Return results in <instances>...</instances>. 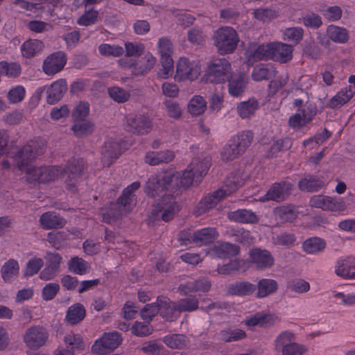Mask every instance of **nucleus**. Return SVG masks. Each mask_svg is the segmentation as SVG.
<instances>
[{
  "label": "nucleus",
  "mask_w": 355,
  "mask_h": 355,
  "mask_svg": "<svg viewBox=\"0 0 355 355\" xmlns=\"http://www.w3.org/2000/svg\"><path fill=\"white\" fill-rule=\"evenodd\" d=\"M210 166V158L193 159L188 168L181 174L175 171H162L150 178L149 190L161 191L163 188L169 189L176 195H181L183 190L191 186L195 178L207 174Z\"/></svg>",
  "instance_id": "1"
},
{
  "label": "nucleus",
  "mask_w": 355,
  "mask_h": 355,
  "mask_svg": "<svg viewBox=\"0 0 355 355\" xmlns=\"http://www.w3.org/2000/svg\"><path fill=\"white\" fill-rule=\"evenodd\" d=\"M149 182L150 178L146 182L145 187V191L147 196L150 198L161 196L157 206L153 209L152 214L155 217H159L160 214L162 220L165 222L171 220L173 218L175 210L178 207L175 199L180 195L173 193L169 188H163L161 191H157V188L155 187V191L149 190Z\"/></svg>",
  "instance_id": "2"
},
{
  "label": "nucleus",
  "mask_w": 355,
  "mask_h": 355,
  "mask_svg": "<svg viewBox=\"0 0 355 355\" xmlns=\"http://www.w3.org/2000/svg\"><path fill=\"white\" fill-rule=\"evenodd\" d=\"M46 150V141L37 137L30 141L15 155L16 165L20 171H24L33 159L42 155Z\"/></svg>",
  "instance_id": "3"
},
{
  "label": "nucleus",
  "mask_w": 355,
  "mask_h": 355,
  "mask_svg": "<svg viewBox=\"0 0 355 355\" xmlns=\"http://www.w3.org/2000/svg\"><path fill=\"white\" fill-rule=\"evenodd\" d=\"M213 38L214 45L220 55L233 53L239 42L236 31L230 26H223L216 30Z\"/></svg>",
  "instance_id": "4"
},
{
  "label": "nucleus",
  "mask_w": 355,
  "mask_h": 355,
  "mask_svg": "<svg viewBox=\"0 0 355 355\" xmlns=\"http://www.w3.org/2000/svg\"><path fill=\"white\" fill-rule=\"evenodd\" d=\"M231 76V64L225 58H215L210 61L206 73L207 80L211 83H223Z\"/></svg>",
  "instance_id": "5"
},
{
  "label": "nucleus",
  "mask_w": 355,
  "mask_h": 355,
  "mask_svg": "<svg viewBox=\"0 0 355 355\" xmlns=\"http://www.w3.org/2000/svg\"><path fill=\"white\" fill-rule=\"evenodd\" d=\"M87 166L83 158H72L69 160L65 168H63V173L67 175L65 182L67 189L75 192L77 190L79 179L82 176Z\"/></svg>",
  "instance_id": "6"
},
{
  "label": "nucleus",
  "mask_w": 355,
  "mask_h": 355,
  "mask_svg": "<svg viewBox=\"0 0 355 355\" xmlns=\"http://www.w3.org/2000/svg\"><path fill=\"white\" fill-rule=\"evenodd\" d=\"M49 338L47 331L42 326H32L25 332L23 340L31 349L37 350L44 346Z\"/></svg>",
  "instance_id": "7"
},
{
  "label": "nucleus",
  "mask_w": 355,
  "mask_h": 355,
  "mask_svg": "<svg viewBox=\"0 0 355 355\" xmlns=\"http://www.w3.org/2000/svg\"><path fill=\"white\" fill-rule=\"evenodd\" d=\"M200 73V67L195 62H191L186 58H181L176 65L175 79L178 81L193 80L198 78Z\"/></svg>",
  "instance_id": "8"
},
{
  "label": "nucleus",
  "mask_w": 355,
  "mask_h": 355,
  "mask_svg": "<svg viewBox=\"0 0 355 355\" xmlns=\"http://www.w3.org/2000/svg\"><path fill=\"white\" fill-rule=\"evenodd\" d=\"M122 338L116 331L105 333L92 346V351L98 354H103L112 351L121 343Z\"/></svg>",
  "instance_id": "9"
},
{
  "label": "nucleus",
  "mask_w": 355,
  "mask_h": 355,
  "mask_svg": "<svg viewBox=\"0 0 355 355\" xmlns=\"http://www.w3.org/2000/svg\"><path fill=\"white\" fill-rule=\"evenodd\" d=\"M67 61V57L64 52L60 51L53 53L44 60L43 71L48 76H53L64 69Z\"/></svg>",
  "instance_id": "10"
},
{
  "label": "nucleus",
  "mask_w": 355,
  "mask_h": 355,
  "mask_svg": "<svg viewBox=\"0 0 355 355\" xmlns=\"http://www.w3.org/2000/svg\"><path fill=\"white\" fill-rule=\"evenodd\" d=\"M126 123L127 130L135 135L147 134L152 128L150 119L144 114H130L127 117Z\"/></svg>",
  "instance_id": "11"
},
{
  "label": "nucleus",
  "mask_w": 355,
  "mask_h": 355,
  "mask_svg": "<svg viewBox=\"0 0 355 355\" xmlns=\"http://www.w3.org/2000/svg\"><path fill=\"white\" fill-rule=\"evenodd\" d=\"M249 259L250 262L259 270L270 268L275 263V259L269 251L258 248L250 250Z\"/></svg>",
  "instance_id": "12"
},
{
  "label": "nucleus",
  "mask_w": 355,
  "mask_h": 355,
  "mask_svg": "<svg viewBox=\"0 0 355 355\" xmlns=\"http://www.w3.org/2000/svg\"><path fill=\"white\" fill-rule=\"evenodd\" d=\"M292 187V184L285 181L274 183L263 196L262 200L282 202L291 194Z\"/></svg>",
  "instance_id": "13"
},
{
  "label": "nucleus",
  "mask_w": 355,
  "mask_h": 355,
  "mask_svg": "<svg viewBox=\"0 0 355 355\" xmlns=\"http://www.w3.org/2000/svg\"><path fill=\"white\" fill-rule=\"evenodd\" d=\"M311 207L320 208L324 211H337L345 209L343 201L325 196H314L310 200Z\"/></svg>",
  "instance_id": "14"
},
{
  "label": "nucleus",
  "mask_w": 355,
  "mask_h": 355,
  "mask_svg": "<svg viewBox=\"0 0 355 355\" xmlns=\"http://www.w3.org/2000/svg\"><path fill=\"white\" fill-rule=\"evenodd\" d=\"M245 182V178L241 171L232 172L225 180L223 187L217 190V193L226 197L235 192Z\"/></svg>",
  "instance_id": "15"
},
{
  "label": "nucleus",
  "mask_w": 355,
  "mask_h": 355,
  "mask_svg": "<svg viewBox=\"0 0 355 355\" xmlns=\"http://www.w3.org/2000/svg\"><path fill=\"white\" fill-rule=\"evenodd\" d=\"M157 303L160 315L166 320L173 322L180 317L175 302H172L166 297L160 296L157 298Z\"/></svg>",
  "instance_id": "16"
},
{
  "label": "nucleus",
  "mask_w": 355,
  "mask_h": 355,
  "mask_svg": "<svg viewBox=\"0 0 355 355\" xmlns=\"http://www.w3.org/2000/svg\"><path fill=\"white\" fill-rule=\"evenodd\" d=\"M272 42L259 45L254 49L247 51L248 62L254 63L259 60H272Z\"/></svg>",
  "instance_id": "17"
},
{
  "label": "nucleus",
  "mask_w": 355,
  "mask_h": 355,
  "mask_svg": "<svg viewBox=\"0 0 355 355\" xmlns=\"http://www.w3.org/2000/svg\"><path fill=\"white\" fill-rule=\"evenodd\" d=\"M67 83L64 78L54 81L47 89L46 101L49 104H55L60 101L67 91Z\"/></svg>",
  "instance_id": "18"
},
{
  "label": "nucleus",
  "mask_w": 355,
  "mask_h": 355,
  "mask_svg": "<svg viewBox=\"0 0 355 355\" xmlns=\"http://www.w3.org/2000/svg\"><path fill=\"white\" fill-rule=\"evenodd\" d=\"M279 284L275 279L261 278L255 284V296L257 298H265L275 293Z\"/></svg>",
  "instance_id": "19"
},
{
  "label": "nucleus",
  "mask_w": 355,
  "mask_h": 355,
  "mask_svg": "<svg viewBox=\"0 0 355 355\" xmlns=\"http://www.w3.org/2000/svg\"><path fill=\"white\" fill-rule=\"evenodd\" d=\"M335 273L344 279L355 278V257L340 259L336 266Z\"/></svg>",
  "instance_id": "20"
},
{
  "label": "nucleus",
  "mask_w": 355,
  "mask_h": 355,
  "mask_svg": "<svg viewBox=\"0 0 355 355\" xmlns=\"http://www.w3.org/2000/svg\"><path fill=\"white\" fill-rule=\"evenodd\" d=\"M218 236L216 228L206 227L196 230L192 233L191 239L196 245H205L213 243Z\"/></svg>",
  "instance_id": "21"
},
{
  "label": "nucleus",
  "mask_w": 355,
  "mask_h": 355,
  "mask_svg": "<svg viewBox=\"0 0 355 355\" xmlns=\"http://www.w3.org/2000/svg\"><path fill=\"white\" fill-rule=\"evenodd\" d=\"M120 146L118 142H105L101 153V161L104 166H110L120 155Z\"/></svg>",
  "instance_id": "22"
},
{
  "label": "nucleus",
  "mask_w": 355,
  "mask_h": 355,
  "mask_svg": "<svg viewBox=\"0 0 355 355\" xmlns=\"http://www.w3.org/2000/svg\"><path fill=\"white\" fill-rule=\"evenodd\" d=\"M272 60L286 63L292 59L293 51L292 45L282 42H272Z\"/></svg>",
  "instance_id": "23"
},
{
  "label": "nucleus",
  "mask_w": 355,
  "mask_h": 355,
  "mask_svg": "<svg viewBox=\"0 0 355 355\" xmlns=\"http://www.w3.org/2000/svg\"><path fill=\"white\" fill-rule=\"evenodd\" d=\"M174 158V152L166 150L159 152H148L145 156L144 160L145 162L149 165L156 166L160 164H168L173 161Z\"/></svg>",
  "instance_id": "24"
},
{
  "label": "nucleus",
  "mask_w": 355,
  "mask_h": 355,
  "mask_svg": "<svg viewBox=\"0 0 355 355\" xmlns=\"http://www.w3.org/2000/svg\"><path fill=\"white\" fill-rule=\"evenodd\" d=\"M227 293L240 297L250 296L255 293V284L248 281L236 282L228 286Z\"/></svg>",
  "instance_id": "25"
},
{
  "label": "nucleus",
  "mask_w": 355,
  "mask_h": 355,
  "mask_svg": "<svg viewBox=\"0 0 355 355\" xmlns=\"http://www.w3.org/2000/svg\"><path fill=\"white\" fill-rule=\"evenodd\" d=\"M40 223L46 230L59 229L63 227L66 220L55 212H46L40 218Z\"/></svg>",
  "instance_id": "26"
},
{
  "label": "nucleus",
  "mask_w": 355,
  "mask_h": 355,
  "mask_svg": "<svg viewBox=\"0 0 355 355\" xmlns=\"http://www.w3.org/2000/svg\"><path fill=\"white\" fill-rule=\"evenodd\" d=\"M355 90L352 86L346 87L332 97L327 103V107L337 109L347 103L354 96Z\"/></svg>",
  "instance_id": "27"
},
{
  "label": "nucleus",
  "mask_w": 355,
  "mask_h": 355,
  "mask_svg": "<svg viewBox=\"0 0 355 355\" xmlns=\"http://www.w3.org/2000/svg\"><path fill=\"white\" fill-rule=\"evenodd\" d=\"M327 35L331 40L338 44H345L349 39V32L345 28L333 24L327 26Z\"/></svg>",
  "instance_id": "28"
},
{
  "label": "nucleus",
  "mask_w": 355,
  "mask_h": 355,
  "mask_svg": "<svg viewBox=\"0 0 355 355\" xmlns=\"http://www.w3.org/2000/svg\"><path fill=\"white\" fill-rule=\"evenodd\" d=\"M225 197L217 193V190L206 196L202 198L197 206L198 213L199 215L205 213L209 209L214 207L218 202L224 199Z\"/></svg>",
  "instance_id": "29"
},
{
  "label": "nucleus",
  "mask_w": 355,
  "mask_h": 355,
  "mask_svg": "<svg viewBox=\"0 0 355 355\" xmlns=\"http://www.w3.org/2000/svg\"><path fill=\"white\" fill-rule=\"evenodd\" d=\"M44 47V44L42 41L31 39L23 43L21 46V51L23 57L31 58L42 51Z\"/></svg>",
  "instance_id": "30"
},
{
  "label": "nucleus",
  "mask_w": 355,
  "mask_h": 355,
  "mask_svg": "<svg viewBox=\"0 0 355 355\" xmlns=\"http://www.w3.org/2000/svg\"><path fill=\"white\" fill-rule=\"evenodd\" d=\"M274 214L283 223L293 222L297 216V211L294 205H283L275 209Z\"/></svg>",
  "instance_id": "31"
},
{
  "label": "nucleus",
  "mask_w": 355,
  "mask_h": 355,
  "mask_svg": "<svg viewBox=\"0 0 355 355\" xmlns=\"http://www.w3.org/2000/svg\"><path fill=\"white\" fill-rule=\"evenodd\" d=\"M85 315L86 310L84 306L80 303H76L68 309L66 320L67 322L74 325L80 322L85 318Z\"/></svg>",
  "instance_id": "32"
},
{
  "label": "nucleus",
  "mask_w": 355,
  "mask_h": 355,
  "mask_svg": "<svg viewBox=\"0 0 355 355\" xmlns=\"http://www.w3.org/2000/svg\"><path fill=\"white\" fill-rule=\"evenodd\" d=\"M259 105L258 101L254 98L240 103L236 107L237 113L243 119H250L258 110Z\"/></svg>",
  "instance_id": "33"
},
{
  "label": "nucleus",
  "mask_w": 355,
  "mask_h": 355,
  "mask_svg": "<svg viewBox=\"0 0 355 355\" xmlns=\"http://www.w3.org/2000/svg\"><path fill=\"white\" fill-rule=\"evenodd\" d=\"M276 70L270 64H261L253 69L252 76L255 81L270 80L276 76Z\"/></svg>",
  "instance_id": "34"
},
{
  "label": "nucleus",
  "mask_w": 355,
  "mask_h": 355,
  "mask_svg": "<svg viewBox=\"0 0 355 355\" xmlns=\"http://www.w3.org/2000/svg\"><path fill=\"white\" fill-rule=\"evenodd\" d=\"M230 220L239 223H255L259 218L255 213L247 209H239L229 214Z\"/></svg>",
  "instance_id": "35"
},
{
  "label": "nucleus",
  "mask_w": 355,
  "mask_h": 355,
  "mask_svg": "<svg viewBox=\"0 0 355 355\" xmlns=\"http://www.w3.org/2000/svg\"><path fill=\"white\" fill-rule=\"evenodd\" d=\"M228 90L229 93L233 96H239L245 91L246 81L243 76H232L229 80Z\"/></svg>",
  "instance_id": "36"
},
{
  "label": "nucleus",
  "mask_w": 355,
  "mask_h": 355,
  "mask_svg": "<svg viewBox=\"0 0 355 355\" xmlns=\"http://www.w3.org/2000/svg\"><path fill=\"white\" fill-rule=\"evenodd\" d=\"M73 125L71 127V130L73 134L78 137H84L94 131V125L93 123L86 119L73 121Z\"/></svg>",
  "instance_id": "37"
},
{
  "label": "nucleus",
  "mask_w": 355,
  "mask_h": 355,
  "mask_svg": "<svg viewBox=\"0 0 355 355\" xmlns=\"http://www.w3.org/2000/svg\"><path fill=\"white\" fill-rule=\"evenodd\" d=\"M326 246L324 240L319 237L306 239L302 244L303 250L309 254H315L324 250Z\"/></svg>",
  "instance_id": "38"
},
{
  "label": "nucleus",
  "mask_w": 355,
  "mask_h": 355,
  "mask_svg": "<svg viewBox=\"0 0 355 355\" xmlns=\"http://www.w3.org/2000/svg\"><path fill=\"white\" fill-rule=\"evenodd\" d=\"M164 343L172 349H182L188 344L186 336L180 334L167 335L164 338Z\"/></svg>",
  "instance_id": "39"
},
{
  "label": "nucleus",
  "mask_w": 355,
  "mask_h": 355,
  "mask_svg": "<svg viewBox=\"0 0 355 355\" xmlns=\"http://www.w3.org/2000/svg\"><path fill=\"white\" fill-rule=\"evenodd\" d=\"M84 13L77 19V24L80 26H89L98 21L99 12L93 8H85Z\"/></svg>",
  "instance_id": "40"
},
{
  "label": "nucleus",
  "mask_w": 355,
  "mask_h": 355,
  "mask_svg": "<svg viewBox=\"0 0 355 355\" xmlns=\"http://www.w3.org/2000/svg\"><path fill=\"white\" fill-rule=\"evenodd\" d=\"M40 182L45 183L54 180L63 174V168L61 166H44L42 167Z\"/></svg>",
  "instance_id": "41"
},
{
  "label": "nucleus",
  "mask_w": 355,
  "mask_h": 355,
  "mask_svg": "<svg viewBox=\"0 0 355 355\" xmlns=\"http://www.w3.org/2000/svg\"><path fill=\"white\" fill-rule=\"evenodd\" d=\"M68 266L70 271L80 275L86 274L90 268L88 262L78 257L71 258Z\"/></svg>",
  "instance_id": "42"
},
{
  "label": "nucleus",
  "mask_w": 355,
  "mask_h": 355,
  "mask_svg": "<svg viewBox=\"0 0 355 355\" xmlns=\"http://www.w3.org/2000/svg\"><path fill=\"white\" fill-rule=\"evenodd\" d=\"M178 306V311L180 313L182 312H192L198 309L199 301L196 296H189L187 298H182L176 302Z\"/></svg>",
  "instance_id": "43"
},
{
  "label": "nucleus",
  "mask_w": 355,
  "mask_h": 355,
  "mask_svg": "<svg viewBox=\"0 0 355 355\" xmlns=\"http://www.w3.org/2000/svg\"><path fill=\"white\" fill-rule=\"evenodd\" d=\"M207 102L201 96H195L189 101L188 111L193 116H198L205 112Z\"/></svg>",
  "instance_id": "44"
},
{
  "label": "nucleus",
  "mask_w": 355,
  "mask_h": 355,
  "mask_svg": "<svg viewBox=\"0 0 355 355\" xmlns=\"http://www.w3.org/2000/svg\"><path fill=\"white\" fill-rule=\"evenodd\" d=\"M215 249L217 254L223 257H234L240 253V248L238 245L227 242L218 243Z\"/></svg>",
  "instance_id": "45"
},
{
  "label": "nucleus",
  "mask_w": 355,
  "mask_h": 355,
  "mask_svg": "<svg viewBox=\"0 0 355 355\" xmlns=\"http://www.w3.org/2000/svg\"><path fill=\"white\" fill-rule=\"evenodd\" d=\"M1 75H5L11 78H17L21 73V67L17 62H0Z\"/></svg>",
  "instance_id": "46"
},
{
  "label": "nucleus",
  "mask_w": 355,
  "mask_h": 355,
  "mask_svg": "<svg viewBox=\"0 0 355 355\" xmlns=\"http://www.w3.org/2000/svg\"><path fill=\"white\" fill-rule=\"evenodd\" d=\"M295 340V334L291 331L282 332L275 340V349L279 352Z\"/></svg>",
  "instance_id": "47"
},
{
  "label": "nucleus",
  "mask_w": 355,
  "mask_h": 355,
  "mask_svg": "<svg viewBox=\"0 0 355 355\" xmlns=\"http://www.w3.org/2000/svg\"><path fill=\"white\" fill-rule=\"evenodd\" d=\"M232 139L240 148V150L244 153L252 144L253 140V133L250 130L243 131L233 137Z\"/></svg>",
  "instance_id": "48"
},
{
  "label": "nucleus",
  "mask_w": 355,
  "mask_h": 355,
  "mask_svg": "<svg viewBox=\"0 0 355 355\" xmlns=\"http://www.w3.org/2000/svg\"><path fill=\"white\" fill-rule=\"evenodd\" d=\"M243 153L240 150V148L233 141V139H231L225 146L221 153V157L225 161H232Z\"/></svg>",
  "instance_id": "49"
},
{
  "label": "nucleus",
  "mask_w": 355,
  "mask_h": 355,
  "mask_svg": "<svg viewBox=\"0 0 355 355\" xmlns=\"http://www.w3.org/2000/svg\"><path fill=\"white\" fill-rule=\"evenodd\" d=\"M18 262L14 259H10L1 268V275L4 281H10L14 276L19 273Z\"/></svg>",
  "instance_id": "50"
},
{
  "label": "nucleus",
  "mask_w": 355,
  "mask_h": 355,
  "mask_svg": "<svg viewBox=\"0 0 355 355\" xmlns=\"http://www.w3.org/2000/svg\"><path fill=\"white\" fill-rule=\"evenodd\" d=\"M109 96L115 102L123 103L128 101L130 94L119 87H112L107 89Z\"/></svg>",
  "instance_id": "51"
},
{
  "label": "nucleus",
  "mask_w": 355,
  "mask_h": 355,
  "mask_svg": "<svg viewBox=\"0 0 355 355\" xmlns=\"http://www.w3.org/2000/svg\"><path fill=\"white\" fill-rule=\"evenodd\" d=\"M322 187V182L312 177L305 178L299 182V188L309 192L316 191Z\"/></svg>",
  "instance_id": "52"
},
{
  "label": "nucleus",
  "mask_w": 355,
  "mask_h": 355,
  "mask_svg": "<svg viewBox=\"0 0 355 355\" xmlns=\"http://www.w3.org/2000/svg\"><path fill=\"white\" fill-rule=\"evenodd\" d=\"M304 30L301 27L287 28L284 31V39L298 44L303 38Z\"/></svg>",
  "instance_id": "53"
},
{
  "label": "nucleus",
  "mask_w": 355,
  "mask_h": 355,
  "mask_svg": "<svg viewBox=\"0 0 355 355\" xmlns=\"http://www.w3.org/2000/svg\"><path fill=\"white\" fill-rule=\"evenodd\" d=\"M44 266V261L42 258L32 257L27 262L24 275L31 277L37 274Z\"/></svg>",
  "instance_id": "54"
},
{
  "label": "nucleus",
  "mask_w": 355,
  "mask_h": 355,
  "mask_svg": "<svg viewBox=\"0 0 355 355\" xmlns=\"http://www.w3.org/2000/svg\"><path fill=\"white\" fill-rule=\"evenodd\" d=\"M220 339L224 342H234L246 337V334L241 329L223 330L220 333Z\"/></svg>",
  "instance_id": "55"
},
{
  "label": "nucleus",
  "mask_w": 355,
  "mask_h": 355,
  "mask_svg": "<svg viewBox=\"0 0 355 355\" xmlns=\"http://www.w3.org/2000/svg\"><path fill=\"white\" fill-rule=\"evenodd\" d=\"M273 322L274 320L270 315L257 313L246 321V324L249 327L257 325L263 327L267 324H273Z\"/></svg>",
  "instance_id": "56"
},
{
  "label": "nucleus",
  "mask_w": 355,
  "mask_h": 355,
  "mask_svg": "<svg viewBox=\"0 0 355 355\" xmlns=\"http://www.w3.org/2000/svg\"><path fill=\"white\" fill-rule=\"evenodd\" d=\"M100 53L103 56L119 57L121 55L124 51L123 49L118 45H110L108 44H102L98 46Z\"/></svg>",
  "instance_id": "57"
},
{
  "label": "nucleus",
  "mask_w": 355,
  "mask_h": 355,
  "mask_svg": "<svg viewBox=\"0 0 355 355\" xmlns=\"http://www.w3.org/2000/svg\"><path fill=\"white\" fill-rule=\"evenodd\" d=\"M13 4L19 8L21 12L26 11L36 12L44 8L41 3H32L26 0H15Z\"/></svg>",
  "instance_id": "58"
},
{
  "label": "nucleus",
  "mask_w": 355,
  "mask_h": 355,
  "mask_svg": "<svg viewBox=\"0 0 355 355\" xmlns=\"http://www.w3.org/2000/svg\"><path fill=\"white\" fill-rule=\"evenodd\" d=\"M232 236L235 241L245 245H250L254 242V237L251 235L250 232L244 229L235 230Z\"/></svg>",
  "instance_id": "59"
},
{
  "label": "nucleus",
  "mask_w": 355,
  "mask_h": 355,
  "mask_svg": "<svg viewBox=\"0 0 355 355\" xmlns=\"http://www.w3.org/2000/svg\"><path fill=\"white\" fill-rule=\"evenodd\" d=\"M254 17L260 21H270L278 16V12L271 8H260L254 10Z\"/></svg>",
  "instance_id": "60"
},
{
  "label": "nucleus",
  "mask_w": 355,
  "mask_h": 355,
  "mask_svg": "<svg viewBox=\"0 0 355 355\" xmlns=\"http://www.w3.org/2000/svg\"><path fill=\"white\" fill-rule=\"evenodd\" d=\"M25 93L24 87L21 85H17L9 90L7 98L10 103H17L24 98Z\"/></svg>",
  "instance_id": "61"
},
{
  "label": "nucleus",
  "mask_w": 355,
  "mask_h": 355,
  "mask_svg": "<svg viewBox=\"0 0 355 355\" xmlns=\"http://www.w3.org/2000/svg\"><path fill=\"white\" fill-rule=\"evenodd\" d=\"M291 141L288 139H278L273 142L267 153L268 157H273L278 152L286 150L291 146Z\"/></svg>",
  "instance_id": "62"
},
{
  "label": "nucleus",
  "mask_w": 355,
  "mask_h": 355,
  "mask_svg": "<svg viewBox=\"0 0 355 355\" xmlns=\"http://www.w3.org/2000/svg\"><path fill=\"white\" fill-rule=\"evenodd\" d=\"M67 239V235L63 232H51L48 234V241L56 249H60Z\"/></svg>",
  "instance_id": "63"
},
{
  "label": "nucleus",
  "mask_w": 355,
  "mask_h": 355,
  "mask_svg": "<svg viewBox=\"0 0 355 355\" xmlns=\"http://www.w3.org/2000/svg\"><path fill=\"white\" fill-rule=\"evenodd\" d=\"M282 355H303L306 349L303 345L293 342L282 351Z\"/></svg>",
  "instance_id": "64"
}]
</instances>
